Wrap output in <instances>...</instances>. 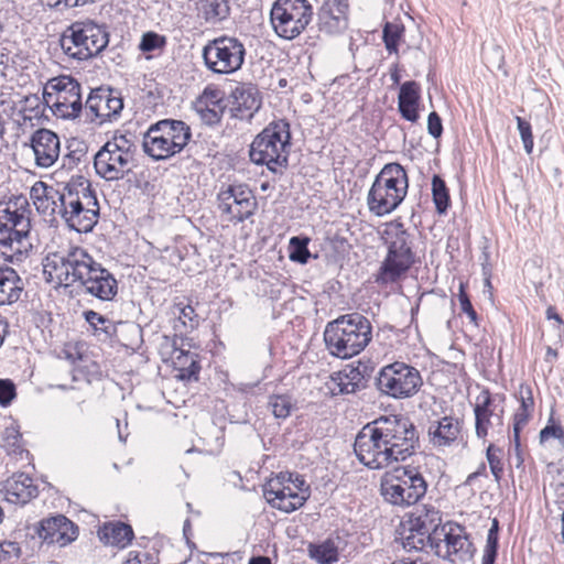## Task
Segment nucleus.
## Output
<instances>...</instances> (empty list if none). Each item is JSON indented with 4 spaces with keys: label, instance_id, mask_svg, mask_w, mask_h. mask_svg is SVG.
<instances>
[{
    "label": "nucleus",
    "instance_id": "ea45409f",
    "mask_svg": "<svg viewBox=\"0 0 564 564\" xmlns=\"http://www.w3.org/2000/svg\"><path fill=\"white\" fill-rule=\"evenodd\" d=\"M67 153L63 156L62 167L73 170L87 155L88 144L78 138H72L67 141Z\"/></svg>",
    "mask_w": 564,
    "mask_h": 564
},
{
    "label": "nucleus",
    "instance_id": "9d476101",
    "mask_svg": "<svg viewBox=\"0 0 564 564\" xmlns=\"http://www.w3.org/2000/svg\"><path fill=\"white\" fill-rule=\"evenodd\" d=\"M245 43L231 35L209 40L202 50L206 68L217 75H230L240 70L246 62Z\"/></svg>",
    "mask_w": 564,
    "mask_h": 564
},
{
    "label": "nucleus",
    "instance_id": "c9c22d12",
    "mask_svg": "<svg viewBox=\"0 0 564 564\" xmlns=\"http://www.w3.org/2000/svg\"><path fill=\"white\" fill-rule=\"evenodd\" d=\"M308 556L318 564H334L339 560L338 546L328 538L322 542H312L307 546Z\"/></svg>",
    "mask_w": 564,
    "mask_h": 564
},
{
    "label": "nucleus",
    "instance_id": "9b49d317",
    "mask_svg": "<svg viewBox=\"0 0 564 564\" xmlns=\"http://www.w3.org/2000/svg\"><path fill=\"white\" fill-rule=\"evenodd\" d=\"M313 15V7L307 0H275L270 11L275 33L285 40H293L306 30Z\"/></svg>",
    "mask_w": 564,
    "mask_h": 564
},
{
    "label": "nucleus",
    "instance_id": "72a5a7b5",
    "mask_svg": "<svg viewBox=\"0 0 564 564\" xmlns=\"http://www.w3.org/2000/svg\"><path fill=\"white\" fill-rule=\"evenodd\" d=\"M380 494L383 500L392 506L405 508L414 505L413 500L406 497L404 487L397 482L390 474H386L381 478Z\"/></svg>",
    "mask_w": 564,
    "mask_h": 564
},
{
    "label": "nucleus",
    "instance_id": "58836bf2",
    "mask_svg": "<svg viewBox=\"0 0 564 564\" xmlns=\"http://www.w3.org/2000/svg\"><path fill=\"white\" fill-rule=\"evenodd\" d=\"M432 199L435 205V210L438 215H446L451 205L449 188L445 180L440 174L432 176Z\"/></svg>",
    "mask_w": 564,
    "mask_h": 564
},
{
    "label": "nucleus",
    "instance_id": "2eb2a0df",
    "mask_svg": "<svg viewBox=\"0 0 564 564\" xmlns=\"http://www.w3.org/2000/svg\"><path fill=\"white\" fill-rule=\"evenodd\" d=\"M217 202L220 210L238 223L253 216L258 207L256 196L246 183L223 186L217 194Z\"/></svg>",
    "mask_w": 564,
    "mask_h": 564
},
{
    "label": "nucleus",
    "instance_id": "393cba45",
    "mask_svg": "<svg viewBox=\"0 0 564 564\" xmlns=\"http://www.w3.org/2000/svg\"><path fill=\"white\" fill-rule=\"evenodd\" d=\"M173 366L178 371L177 378L182 381H198L200 372V360L198 354L184 350L177 346V336L173 343Z\"/></svg>",
    "mask_w": 564,
    "mask_h": 564
},
{
    "label": "nucleus",
    "instance_id": "20e7f679",
    "mask_svg": "<svg viewBox=\"0 0 564 564\" xmlns=\"http://www.w3.org/2000/svg\"><path fill=\"white\" fill-rule=\"evenodd\" d=\"M408 189L409 176L404 166L398 162L384 164L367 194L369 212L377 217L393 213L406 197Z\"/></svg>",
    "mask_w": 564,
    "mask_h": 564
},
{
    "label": "nucleus",
    "instance_id": "a18cd8bd",
    "mask_svg": "<svg viewBox=\"0 0 564 564\" xmlns=\"http://www.w3.org/2000/svg\"><path fill=\"white\" fill-rule=\"evenodd\" d=\"M308 498L310 492L302 494L300 491H295L290 486H284V498L283 501L276 503V509L291 513L300 509Z\"/></svg>",
    "mask_w": 564,
    "mask_h": 564
},
{
    "label": "nucleus",
    "instance_id": "0eeeda50",
    "mask_svg": "<svg viewBox=\"0 0 564 564\" xmlns=\"http://www.w3.org/2000/svg\"><path fill=\"white\" fill-rule=\"evenodd\" d=\"M109 43L106 25H99L90 19L75 21L62 33L59 44L63 52L77 61H87L98 56Z\"/></svg>",
    "mask_w": 564,
    "mask_h": 564
},
{
    "label": "nucleus",
    "instance_id": "338daca9",
    "mask_svg": "<svg viewBox=\"0 0 564 564\" xmlns=\"http://www.w3.org/2000/svg\"><path fill=\"white\" fill-rule=\"evenodd\" d=\"M224 111L225 108L206 107L200 110V119L205 124L213 127L220 122Z\"/></svg>",
    "mask_w": 564,
    "mask_h": 564
},
{
    "label": "nucleus",
    "instance_id": "8fccbe9b",
    "mask_svg": "<svg viewBox=\"0 0 564 564\" xmlns=\"http://www.w3.org/2000/svg\"><path fill=\"white\" fill-rule=\"evenodd\" d=\"M112 149H109L110 153L108 154V161L110 163L115 164L116 170H118V174H113V180H122L129 172L130 167V156L128 152L124 151H111Z\"/></svg>",
    "mask_w": 564,
    "mask_h": 564
},
{
    "label": "nucleus",
    "instance_id": "f704fd0d",
    "mask_svg": "<svg viewBox=\"0 0 564 564\" xmlns=\"http://www.w3.org/2000/svg\"><path fill=\"white\" fill-rule=\"evenodd\" d=\"M100 207H88L83 206V212L78 213V216H67L64 218L67 227L76 232L88 234L94 230L98 224Z\"/></svg>",
    "mask_w": 564,
    "mask_h": 564
},
{
    "label": "nucleus",
    "instance_id": "bf43d9fd",
    "mask_svg": "<svg viewBox=\"0 0 564 564\" xmlns=\"http://www.w3.org/2000/svg\"><path fill=\"white\" fill-rule=\"evenodd\" d=\"M84 202L76 197L75 200L58 202L57 200V214L64 219L67 216H78L79 212H83Z\"/></svg>",
    "mask_w": 564,
    "mask_h": 564
},
{
    "label": "nucleus",
    "instance_id": "c03bdc74",
    "mask_svg": "<svg viewBox=\"0 0 564 564\" xmlns=\"http://www.w3.org/2000/svg\"><path fill=\"white\" fill-rule=\"evenodd\" d=\"M109 147V143H105L94 155V167L100 177L107 181H115L112 176L115 173L118 174V170H116L113 163L108 161Z\"/></svg>",
    "mask_w": 564,
    "mask_h": 564
},
{
    "label": "nucleus",
    "instance_id": "a211bd4d",
    "mask_svg": "<svg viewBox=\"0 0 564 564\" xmlns=\"http://www.w3.org/2000/svg\"><path fill=\"white\" fill-rule=\"evenodd\" d=\"M10 536V540L0 542V562L12 556L31 555L43 547L36 523L19 527Z\"/></svg>",
    "mask_w": 564,
    "mask_h": 564
},
{
    "label": "nucleus",
    "instance_id": "69168bd1",
    "mask_svg": "<svg viewBox=\"0 0 564 564\" xmlns=\"http://www.w3.org/2000/svg\"><path fill=\"white\" fill-rule=\"evenodd\" d=\"M443 120L436 111L430 112L427 117V132L434 139H440L443 134Z\"/></svg>",
    "mask_w": 564,
    "mask_h": 564
},
{
    "label": "nucleus",
    "instance_id": "7ed1b4c3",
    "mask_svg": "<svg viewBox=\"0 0 564 564\" xmlns=\"http://www.w3.org/2000/svg\"><path fill=\"white\" fill-rule=\"evenodd\" d=\"M292 148L291 124L288 119H274L259 132L249 147L250 161L265 165L274 174L289 166Z\"/></svg>",
    "mask_w": 564,
    "mask_h": 564
},
{
    "label": "nucleus",
    "instance_id": "6e6d98bb",
    "mask_svg": "<svg viewBox=\"0 0 564 564\" xmlns=\"http://www.w3.org/2000/svg\"><path fill=\"white\" fill-rule=\"evenodd\" d=\"M539 437L541 443H544L551 437L556 438L561 442L562 446H564V427L561 423L555 422L551 417L547 424L540 431Z\"/></svg>",
    "mask_w": 564,
    "mask_h": 564
},
{
    "label": "nucleus",
    "instance_id": "7c9ffc66",
    "mask_svg": "<svg viewBox=\"0 0 564 564\" xmlns=\"http://www.w3.org/2000/svg\"><path fill=\"white\" fill-rule=\"evenodd\" d=\"M53 115L65 120H74L83 112L82 91L70 97L69 93L56 94L50 106Z\"/></svg>",
    "mask_w": 564,
    "mask_h": 564
},
{
    "label": "nucleus",
    "instance_id": "4468645a",
    "mask_svg": "<svg viewBox=\"0 0 564 564\" xmlns=\"http://www.w3.org/2000/svg\"><path fill=\"white\" fill-rule=\"evenodd\" d=\"M85 108L86 122L102 124L116 120L123 109L121 91L110 86L91 89Z\"/></svg>",
    "mask_w": 564,
    "mask_h": 564
},
{
    "label": "nucleus",
    "instance_id": "09e8293b",
    "mask_svg": "<svg viewBox=\"0 0 564 564\" xmlns=\"http://www.w3.org/2000/svg\"><path fill=\"white\" fill-rule=\"evenodd\" d=\"M166 44L167 40L165 35L159 34L154 31H148L142 34L138 47L142 53H153L156 51H163Z\"/></svg>",
    "mask_w": 564,
    "mask_h": 564
},
{
    "label": "nucleus",
    "instance_id": "2f4dec72",
    "mask_svg": "<svg viewBox=\"0 0 564 564\" xmlns=\"http://www.w3.org/2000/svg\"><path fill=\"white\" fill-rule=\"evenodd\" d=\"M30 194L39 213L46 214L51 209V215L57 214L56 188L43 182H37L32 186Z\"/></svg>",
    "mask_w": 564,
    "mask_h": 564
},
{
    "label": "nucleus",
    "instance_id": "6e6552de",
    "mask_svg": "<svg viewBox=\"0 0 564 564\" xmlns=\"http://www.w3.org/2000/svg\"><path fill=\"white\" fill-rule=\"evenodd\" d=\"M382 415L365 424L357 433L354 452L358 460L369 469H382L393 464V449L388 445Z\"/></svg>",
    "mask_w": 564,
    "mask_h": 564
},
{
    "label": "nucleus",
    "instance_id": "e2e57ef3",
    "mask_svg": "<svg viewBox=\"0 0 564 564\" xmlns=\"http://www.w3.org/2000/svg\"><path fill=\"white\" fill-rule=\"evenodd\" d=\"M178 323L191 330L198 326V315L192 305H185L180 310Z\"/></svg>",
    "mask_w": 564,
    "mask_h": 564
},
{
    "label": "nucleus",
    "instance_id": "de8ad7c7",
    "mask_svg": "<svg viewBox=\"0 0 564 564\" xmlns=\"http://www.w3.org/2000/svg\"><path fill=\"white\" fill-rule=\"evenodd\" d=\"M373 371L372 366H368L367 364L359 362L357 367H351L348 370V379L352 380L356 389L362 390L371 387L370 382L373 383V378H371V372Z\"/></svg>",
    "mask_w": 564,
    "mask_h": 564
},
{
    "label": "nucleus",
    "instance_id": "e433bc0d",
    "mask_svg": "<svg viewBox=\"0 0 564 564\" xmlns=\"http://www.w3.org/2000/svg\"><path fill=\"white\" fill-rule=\"evenodd\" d=\"M78 252H84V249L79 247L73 248L66 256H61L57 252L52 253L46 258L45 270L50 269V274H52V271L56 273L66 265L72 269V278L73 282H75V268H78L77 264H79L82 260Z\"/></svg>",
    "mask_w": 564,
    "mask_h": 564
},
{
    "label": "nucleus",
    "instance_id": "1a4fd4ad",
    "mask_svg": "<svg viewBox=\"0 0 564 564\" xmlns=\"http://www.w3.org/2000/svg\"><path fill=\"white\" fill-rule=\"evenodd\" d=\"M422 386L420 370L403 361L383 366L373 377V387L380 393L397 400L414 397Z\"/></svg>",
    "mask_w": 564,
    "mask_h": 564
},
{
    "label": "nucleus",
    "instance_id": "39448f33",
    "mask_svg": "<svg viewBox=\"0 0 564 564\" xmlns=\"http://www.w3.org/2000/svg\"><path fill=\"white\" fill-rule=\"evenodd\" d=\"M445 528L446 524H442V513L434 506L416 507L405 513L400 523L403 547L417 551L429 545L437 556H441L440 547Z\"/></svg>",
    "mask_w": 564,
    "mask_h": 564
},
{
    "label": "nucleus",
    "instance_id": "423d86ee",
    "mask_svg": "<svg viewBox=\"0 0 564 564\" xmlns=\"http://www.w3.org/2000/svg\"><path fill=\"white\" fill-rule=\"evenodd\" d=\"M192 129L183 120L165 118L151 123L143 133V152L154 161H166L186 149Z\"/></svg>",
    "mask_w": 564,
    "mask_h": 564
},
{
    "label": "nucleus",
    "instance_id": "052dcab7",
    "mask_svg": "<svg viewBox=\"0 0 564 564\" xmlns=\"http://www.w3.org/2000/svg\"><path fill=\"white\" fill-rule=\"evenodd\" d=\"M17 397V388L11 379H0V405L9 406Z\"/></svg>",
    "mask_w": 564,
    "mask_h": 564
},
{
    "label": "nucleus",
    "instance_id": "5fc2aeb1",
    "mask_svg": "<svg viewBox=\"0 0 564 564\" xmlns=\"http://www.w3.org/2000/svg\"><path fill=\"white\" fill-rule=\"evenodd\" d=\"M516 121L524 151L527 154H531L534 147L532 126L528 120L519 116L516 117Z\"/></svg>",
    "mask_w": 564,
    "mask_h": 564
},
{
    "label": "nucleus",
    "instance_id": "f257e3e1",
    "mask_svg": "<svg viewBox=\"0 0 564 564\" xmlns=\"http://www.w3.org/2000/svg\"><path fill=\"white\" fill-rule=\"evenodd\" d=\"M382 240L387 254L375 274V282L388 286L404 279L413 265L421 263V258L415 251V234L399 220L387 225Z\"/></svg>",
    "mask_w": 564,
    "mask_h": 564
},
{
    "label": "nucleus",
    "instance_id": "4d7b16f0",
    "mask_svg": "<svg viewBox=\"0 0 564 564\" xmlns=\"http://www.w3.org/2000/svg\"><path fill=\"white\" fill-rule=\"evenodd\" d=\"M52 88L56 91V94L69 93L70 97H74V94L82 91L79 82L73 76L59 77L57 82L52 85Z\"/></svg>",
    "mask_w": 564,
    "mask_h": 564
},
{
    "label": "nucleus",
    "instance_id": "0e129e2a",
    "mask_svg": "<svg viewBox=\"0 0 564 564\" xmlns=\"http://www.w3.org/2000/svg\"><path fill=\"white\" fill-rule=\"evenodd\" d=\"M3 440L6 445L13 452L21 448L22 434L20 433L19 426L10 425L6 427L3 433Z\"/></svg>",
    "mask_w": 564,
    "mask_h": 564
},
{
    "label": "nucleus",
    "instance_id": "412c9836",
    "mask_svg": "<svg viewBox=\"0 0 564 564\" xmlns=\"http://www.w3.org/2000/svg\"><path fill=\"white\" fill-rule=\"evenodd\" d=\"M389 474L404 487L406 497L413 500L414 505L426 495L429 485L419 467L413 465L398 466Z\"/></svg>",
    "mask_w": 564,
    "mask_h": 564
},
{
    "label": "nucleus",
    "instance_id": "f3484780",
    "mask_svg": "<svg viewBox=\"0 0 564 564\" xmlns=\"http://www.w3.org/2000/svg\"><path fill=\"white\" fill-rule=\"evenodd\" d=\"M42 546H66L78 538V525L64 514H55L36 522Z\"/></svg>",
    "mask_w": 564,
    "mask_h": 564
},
{
    "label": "nucleus",
    "instance_id": "b1692460",
    "mask_svg": "<svg viewBox=\"0 0 564 564\" xmlns=\"http://www.w3.org/2000/svg\"><path fill=\"white\" fill-rule=\"evenodd\" d=\"M496 406L495 397H492V393L488 389L480 392L474 405L475 433L476 436L484 442H486V437L489 434V427H495L492 416Z\"/></svg>",
    "mask_w": 564,
    "mask_h": 564
},
{
    "label": "nucleus",
    "instance_id": "5701e85b",
    "mask_svg": "<svg viewBox=\"0 0 564 564\" xmlns=\"http://www.w3.org/2000/svg\"><path fill=\"white\" fill-rule=\"evenodd\" d=\"M463 421L458 417L445 415L440 420L430 421L427 435L430 442L436 447L451 446L458 437Z\"/></svg>",
    "mask_w": 564,
    "mask_h": 564
},
{
    "label": "nucleus",
    "instance_id": "4c0bfd02",
    "mask_svg": "<svg viewBox=\"0 0 564 564\" xmlns=\"http://www.w3.org/2000/svg\"><path fill=\"white\" fill-rule=\"evenodd\" d=\"M310 242L311 238L306 235L291 237L288 246L289 259L299 264H306L311 258L316 259L317 254H313L308 249Z\"/></svg>",
    "mask_w": 564,
    "mask_h": 564
},
{
    "label": "nucleus",
    "instance_id": "473e14b6",
    "mask_svg": "<svg viewBox=\"0 0 564 564\" xmlns=\"http://www.w3.org/2000/svg\"><path fill=\"white\" fill-rule=\"evenodd\" d=\"M230 0H198V17L206 23L217 24L230 15Z\"/></svg>",
    "mask_w": 564,
    "mask_h": 564
},
{
    "label": "nucleus",
    "instance_id": "bb28decb",
    "mask_svg": "<svg viewBox=\"0 0 564 564\" xmlns=\"http://www.w3.org/2000/svg\"><path fill=\"white\" fill-rule=\"evenodd\" d=\"M97 535L104 544L118 549L127 547L134 539L132 527L120 520L105 522L99 527Z\"/></svg>",
    "mask_w": 564,
    "mask_h": 564
},
{
    "label": "nucleus",
    "instance_id": "13d9d810",
    "mask_svg": "<svg viewBox=\"0 0 564 564\" xmlns=\"http://www.w3.org/2000/svg\"><path fill=\"white\" fill-rule=\"evenodd\" d=\"M332 380L340 394H349L358 391L355 384H352L354 381L348 379L347 370L333 373Z\"/></svg>",
    "mask_w": 564,
    "mask_h": 564
},
{
    "label": "nucleus",
    "instance_id": "f03ea898",
    "mask_svg": "<svg viewBox=\"0 0 564 564\" xmlns=\"http://www.w3.org/2000/svg\"><path fill=\"white\" fill-rule=\"evenodd\" d=\"M371 339V323L358 312L338 316L328 322L324 329L327 350L340 359H349L360 354Z\"/></svg>",
    "mask_w": 564,
    "mask_h": 564
},
{
    "label": "nucleus",
    "instance_id": "49530a36",
    "mask_svg": "<svg viewBox=\"0 0 564 564\" xmlns=\"http://www.w3.org/2000/svg\"><path fill=\"white\" fill-rule=\"evenodd\" d=\"M14 206L15 208L13 210L9 206L2 210V218L6 219L8 225L10 224V227H18L26 221L25 212H28L29 207L28 199L23 196H19L15 198Z\"/></svg>",
    "mask_w": 564,
    "mask_h": 564
},
{
    "label": "nucleus",
    "instance_id": "864d4df0",
    "mask_svg": "<svg viewBox=\"0 0 564 564\" xmlns=\"http://www.w3.org/2000/svg\"><path fill=\"white\" fill-rule=\"evenodd\" d=\"M498 452H500V448L492 443H490L486 449V458L497 482L501 480L503 474V465L500 457L497 455Z\"/></svg>",
    "mask_w": 564,
    "mask_h": 564
},
{
    "label": "nucleus",
    "instance_id": "680f3d73",
    "mask_svg": "<svg viewBox=\"0 0 564 564\" xmlns=\"http://www.w3.org/2000/svg\"><path fill=\"white\" fill-rule=\"evenodd\" d=\"M519 401H520V406L518 410L532 414V411L534 408V399H533L532 388L530 386L524 384V383L520 384Z\"/></svg>",
    "mask_w": 564,
    "mask_h": 564
},
{
    "label": "nucleus",
    "instance_id": "f8f14e48",
    "mask_svg": "<svg viewBox=\"0 0 564 564\" xmlns=\"http://www.w3.org/2000/svg\"><path fill=\"white\" fill-rule=\"evenodd\" d=\"M78 254L82 260L78 268H75V282H79L87 294L104 302L112 301L118 293V282L113 274L86 250Z\"/></svg>",
    "mask_w": 564,
    "mask_h": 564
},
{
    "label": "nucleus",
    "instance_id": "a19ab883",
    "mask_svg": "<svg viewBox=\"0 0 564 564\" xmlns=\"http://www.w3.org/2000/svg\"><path fill=\"white\" fill-rule=\"evenodd\" d=\"M268 405L275 419L285 420L297 409V401L289 393L272 394Z\"/></svg>",
    "mask_w": 564,
    "mask_h": 564
},
{
    "label": "nucleus",
    "instance_id": "603ef678",
    "mask_svg": "<svg viewBox=\"0 0 564 564\" xmlns=\"http://www.w3.org/2000/svg\"><path fill=\"white\" fill-rule=\"evenodd\" d=\"M263 496L273 508L276 503L283 501L284 486H281L279 479H270L263 485Z\"/></svg>",
    "mask_w": 564,
    "mask_h": 564
},
{
    "label": "nucleus",
    "instance_id": "3c124183",
    "mask_svg": "<svg viewBox=\"0 0 564 564\" xmlns=\"http://www.w3.org/2000/svg\"><path fill=\"white\" fill-rule=\"evenodd\" d=\"M106 143H109V149H112L111 151H124L129 154H132L135 150L134 145V134L126 131L124 133H119L118 131L115 133L112 140L107 141Z\"/></svg>",
    "mask_w": 564,
    "mask_h": 564
},
{
    "label": "nucleus",
    "instance_id": "dca6fc26",
    "mask_svg": "<svg viewBox=\"0 0 564 564\" xmlns=\"http://www.w3.org/2000/svg\"><path fill=\"white\" fill-rule=\"evenodd\" d=\"M348 9L347 0H324L316 13V26L308 29L310 39L325 36H334L344 33L348 28Z\"/></svg>",
    "mask_w": 564,
    "mask_h": 564
},
{
    "label": "nucleus",
    "instance_id": "c756f323",
    "mask_svg": "<svg viewBox=\"0 0 564 564\" xmlns=\"http://www.w3.org/2000/svg\"><path fill=\"white\" fill-rule=\"evenodd\" d=\"M7 500L13 503L25 505L37 496V488L32 478L24 473L15 474L4 485Z\"/></svg>",
    "mask_w": 564,
    "mask_h": 564
},
{
    "label": "nucleus",
    "instance_id": "79ce46f5",
    "mask_svg": "<svg viewBox=\"0 0 564 564\" xmlns=\"http://www.w3.org/2000/svg\"><path fill=\"white\" fill-rule=\"evenodd\" d=\"M405 28L400 22L387 21L382 28V41L389 54H399V46L404 36Z\"/></svg>",
    "mask_w": 564,
    "mask_h": 564
},
{
    "label": "nucleus",
    "instance_id": "774afa93",
    "mask_svg": "<svg viewBox=\"0 0 564 564\" xmlns=\"http://www.w3.org/2000/svg\"><path fill=\"white\" fill-rule=\"evenodd\" d=\"M79 195L85 206L99 207L96 191L93 188L91 183L88 181L84 187L79 188Z\"/></svg>",
    "mask_w": 564,
    "mask_h": 564
},
{
    "label": "nucleus",
    "instance_id": "4be33fe9",
    "mask_svg": "<svg viewBox=\"0 0 564 564\" xmlns=\"http://www.w3.org/2000/svg\"><path fill=\"white\" fill-rule=\"evenodd\" d=\"M421 86L415 80H406L400 85L398 111L404 120L415 123L420 119Z\"/></svg>",
    "mask_w": 564,
    "mask_h": 564
},
{
    "label": "nucleus",
    "instance_id": "cd10ccee",
    "mask_svg": "<svg viewBox=\"0 0 564 564\" xmlns=\"http://www.w3.org/2000/svg\"><path fill=\"white\" fill-rule=\"evenodd\" d=\"M83 318L89 325L91 335L100 343L118 341L117 328L118 326L126 325V323L121 321L115 323L94 310L84 311Z\"/></svg>",
    "mask_w": 564,
    "mask_h": 564
},
{
    "label": "nucleus",
    "instance_id": "aec40b11",
    "mask_svg": "<svg viewBox=\"0 0 564 564\" xmlns=\"http://www.w3.org/2000/svg\"><path fill=\"white\" fill-rule=\"evenodd\" d=\"M30 145L35 155V164L40 167L52 166L59 156V137L50 129L35 130L30 138Z\"/></svg>",
    "mask_w": 564,
    "mask_h": 564
},
{
    "label": "nucleus",
    "instance_id": "a878e982",
    "mask_svg": "<svg viewBox=\"0 0 564 564\" xmlns=\"http://www.w3.org/2000/svg\"><path fill=\"white\" fill-rule=\"evenodd\" d=\"M231 97L237 107L230 109L232 117L242 118L239 113L245 109L249 110L248 119L253 117V113L261 107L262 100L257 85L252 83H240L231 91Z\"/></svg>",
    "mask_w": 564,
    "mask_h": 564
},
{
    "label": "nucleus",
    "instance_id": "37998d69",
    "mask_svg": "<svg viewBox=\"0 0 564 564\" xmlns=\"http://www.w3.org/2000/svg\"><path fill=\"white\" fill-rule=\"evenodd\" d=\"M499 533H500V524L497 518H494L491 521V527L488 530L486 545L484 549V555L481 558V564H495L498 557L499 550Z\"/></svg>",
    "mask_w": 564,
    "mask_h": 564
},
{
    "label": "nucleus",
    "instance_id": "c85d7f7f",
    "mask_svg": "<svg viewBox=\"0 0 564 564\" xmlns=\"http://www.w3.org/2000/svg\"><path fill=\"white\" fill-rule=\"evenodd\" d=\"M24 290L19 273L8 264L0 265V306L17 303Z\"/></svg>",
    "mask_w": 564,
    "mask_h": 564
},
{
    "label": "nucleus",
    "instance_id": "ddd939ff",
    "mask_svg": "<svg viewBox=\"0 0 564 564\" xmlns=\"http://www.w3.org/2000/svg\"><path fill=\"white\" fill-rule=\"evenodd\" d=\"M388 445L393 449V462H404L420 448V435L414 423L404 415H382Z\"/></svg>",
    "mask_w": 564,
    "mask_h": 564
},
{
    "label": "nucleus",
    "instance_id": "6ab92c4d",
    "mask_svg": "<svg viewBox=\"0 0 564 564\" xmlns=\"http://www.w3.org/2000/svg\"><path fill=\"white\" fill-rule=\"evenodd\" d=\"M442 533V542L446 544V552L441 555L443 560L455 563L458 561L460 564H465L473 560L476 547L470 541V535L466 532V528L456 522H447Z\"/></svg>",
    "mask_w": 564,
    "mask_h": 564
}]
</instances>
